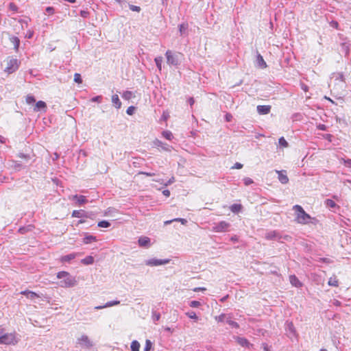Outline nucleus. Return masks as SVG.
I'll return each mask as SVG.
<instances>
[{"label": "nucleus", "mask_w": 351, "mask_h": 351, "mask_svg": "<svg viewBox=\"0 0 351 351\" xmlns=\"http://www.w3.org/2000/svg\"><path fill=\"white\" fill-rule=\"evenodd\" d=\"M237 341L242 347L250 348L251 347L253 346V345L252 343H250L249 342V341L247 339L244 338V337H238L237 338Z\"/></svg>", "instance_id": "obj_14"}, {"label": "nucleus", "mask_w": 351, "mask_h": 351, "mask_svg": "<svg viewBox=\"0 0 351 351\" xmlns=\"http://www.w3.org/2000/svg\"><path fill=\"white\" fill-rule=\"evenodd\" d=\"M5 62H6V66L4 69V71L8 74L13 73L17 71L21 64V61L12 56L8 57Z\"/></svg>", "instance_id": "obj_3"}, {"label": "nucleus", "mask_w": 351, "mask_h": 351, "mask_svg": "<svg viewBox=\"0 0 351 351\" xmlns=\"http://www.w3.org/2000/svg\"><path fill=\"white\" fill-rule=\"evenodd\" d=\"M77 343L82 347L86 348H90L93 346V342L90 340L88 337L86 335H83L81 337L78 338Z\"/></svg>", "instance_id": "obj_8"}, {"label": "nucleus", "mask_w": 351, "mask_h": 351, "mask_svg": "<svg viewBox=\"0 0 351 351\" xmlns=\"http://www.w3.org/2000/svg\"><path fill=\"white\" fill-rule=\"evenodd\" d=\"M243 180V183L245 186H249L253 183V180L250 178H247V177L244 178Z\"/></svg>", "instance_id": "obj_47"}, {"label": "nucleus", "mask_w": 351, "mask_h": 351, "mask_svg": "<svg viewBox=\"0 0 351 351\" xmlns=\"http://www.w3.org/2000/svg\"><path fill=\"white\" fill-rule=\"evenodd\" d=\"M160 318V315L159 313H153V319L154 321H158Z\"/></svg>", "instance_id": "obj_56"}, {"label": "nucleus", "mask_w": 351, "mask_h": 351, "mask_svg": "<svg viewBox=\"0 0 351 351\" xmlns=\"http://www.w3.org/2000/svg\"><path fill=\"white\" fill-rule=\"evenodd\" d=\"M243 206L240 204H234L230 206V210L233 213H239L241 211Z\"/></svg>", "instance_id": "obj_22"}, {"label": "nucleus", "mask_w": 351, "mask_h": 351, "mask_svg": "<svg viewBox=\"0 0 351 351\" xmlns=\"http://www.w3.org/2000/svg\"><path fill=\"white\" fill-rule=\"evenodd\" d=\"M140 346V343L138 341H132L130 346L131 351H139Z\"/></svg>", "instance_id": "obj_29"}, {"label": "nucleus", "mask_w": 351, "mask_h": 351, "mask_svg": "<svg viewBox=\"0 0 351 351\" xmlns=\"http://www.w3.org/2000/svg\"><path fill=\"white\" fill-rule=\"evenodd\" d=\"M138 245L141 247H148L150 243V239L147 237H142L138 239Z\"/></svg>", "instance_id": "obj_15"}, {"label": "nucleus", "mask_w": 351, "mask_h": 351, "mask_svg": "<svg viewBox=\"0 0 351 351\" xmlns=\"http://www.w3.org/2000/svg\"><path fill=\"white\" fill-rule=\"evenodd\" d=\"M57 278L62 279L59 283L61 287H73L77 285L75 278L72 276L69 272L62 271L57 274Z\"/></svg>", "instance_id": "obj_1"}, {"label": "nucleus", "mask_w": 351, "mask_h": 351, "mask_svg": "<svg viewBox=\"0 0 351 351\" xmlns=\"http://www.w3.org/2000/svg\"><path fill=\"white\" fill-rule=\"evenodd\" d=\"M205 290H206V288H204V287H196L193 289V291L195 292L199 291H205Z\"/></svg>", "instance_id": "obj_63"}, {"label": "nucleus", "mask_w": 351, "mask_h": 351, "mask_svg": "<svg viewBox=\"0 0 351 351\" xmlns=\"http://www.w3.org/2000/svg\"><path fill=\"white\" fill-rule=\"evenodd\" d=\"M329 285L333 286V287H337L338 286V282L336 280H332L330 278L328 281Z\"/></svg>", "instance_id": "obj_54"}, {"label": "nucleus", "mask_w": 351, "mask_h": 351, "mask_svg": "<svg viewBox=\"0 0 351 351\" xmlns=\"http://www.w3.org/2000/svg\"><path fill=\"white\" fill-rule=\"evenodd\" d=\"M243 165L241 163L236 162L232 168L239 169H241Z\"/></svg>", "instance_id": "obj_58"}, {"label": "nucleus", "mask_w": 351, "mask_h": 351, "mask_svg": "<svg viewBox=\"0 0 351 351\" xmlns=\"http://www.w3.org/2000/svg\"><path fill=\"white\" fill-rule=\"evenodd\" d=\"M74 81H75V82H76L77 84H81L82 82V79L81 75L80 73H75Z\"/></svg>", "instance_id": "obj_38"}, {"label": "nucleus", "mask_w": 351, "mask_h": 351, "mask_svg": "<svg viewBox=\"0 0 351 351\" xmlns=\"http://www.w3.org/2000/svg\"><path fill=\"white\" fill-rule=\"evenodd\" d=\"M134 110H135V107L134 106H129L128 108V109L126 110V113L128 114V115H132L134 112Z\"/></svg>", "instance_id": "obj_48"}, {"label": "nucleus", "mask_w": 351, "mask_h": 351, "mask_svg": "<svg viewBox=\"0 0 351 351\" xmlns=\"http://www.w3.org/2000/svg\"><path fill=\"white\" fill-rule=\"evenodd\" d=\"M167 62L169 65L177 66L179 64L178 56L171 51L167 50L165 53Z\"/></svg>", "instance_id": "obj_7"}, {"label": "nucleus", "mask_w": 351, "mask_h": 351, "mask_svg": "<svg viewBox=\"0 0 351 351\" xmlns=\"http://www.w3.org/2000/svg\"><path fill=\"white\" fill-rule=\"evenodd\" d=\"M34 228V227L32 225H28L27 226H23V227H21L19 229L18 232L19 233L23 234H25V233H27L28 232H30V231L33 230Z\"/></svg>", "instance_id": "obj_24"}, {"label": "nucleus", "mask_w": 351, "mask_h": 351, "mask_svg": "<svg viewBox=\"0 0 351 351\" xmlns=\"http://www.w3.org/2000/svg\"><path fill=\"white\" fill-rule=\"evenodd\" d=\"M112 103L113 104L114 106L117 109H119L121 107L122 104L117 95H113L112 96Z\"/></svg>", "instance_id": "obj_20"}, {"label": "nucleus", "mask_w": 351, "mask_h": 351, "mask_svg": "<svg viewBox=\"0 0 351 351\" xmlns=\"http://www.w3.org/2000/svg\"><path fill=\"white\" fill-rule=\"evenodd\" d=\"M271 106L269 105H258L256 107L258 113L261 115L269 114L271 111Z\"/></svg>", "instance_id": "obj_12"}, {"label": "nucleus", "mask_w": 351, "mask_h": 351, "mask_svg": "<svg viewBox=\"0 0 351 351\" xmlns=\"http://www.w3.org/2000/svg\"><path fill=\"white\" fill-rule=\"evenodd\" d=\"M45 11L49 14H53L54 12H55L54 8L53 7H51V6L47 7L46 9H45Z\"/></svg>", "instance_id": "obj_51"}, {"label": "nucleus", "mask_w": 351, "mask_h": 351, "mask_svg": "<svg viewBox=\"0 0 351 351\" xmlns=\"http://www.w3.org/2000/svg\"><path fill=\"white\" fill-rule=\"evenodd\" d=\"M69 199L75 200L76 203L80 206L83 205V204H86V202H88L86 197L84 195H74L69 197Z\"/></svg>", "instance_id": "obj_11"}, {"label": "nucleus", "mask_w": 351, "mask_h": 351, "mask_svg": "<svg viewBox=\"0 0 351 351\" xmlns=\"http://www.w3.org/2000/svg\"><path fill=\"white\" fill-rule=\"evenodd\" d=\"M18 343L15 333H5L0 336V344L14 345Z\"/></svg>", "instance_id": "obj_4"}, {"label": "nucleus", "mask_w": 351, "mask_h": 351, "mask_svg": "<svg viewBox=\"0 0 351 351\" xmlns=\"http://www.w3.org/2000/svg\"><path fill=\"white\" fill-rule=\"evenodd\" d=\"M276 233L275 231L269 232L267 234L266 238L268 239H272L273 238H274L276 237Z\"/></svg>", "instance_id": "obj_49"}, {"label": "nucleus", "mask_w": 351, "mask_h": 351, "mask_svg": "<svg viewBox=\"0 0 351 351\" xmlns=\"http://www.w3.org/2000/svg\"><path fill=\"white\" fill-rule=\"evenodd\" d=\"M162 194H163L165 196H166V197H169V195H170V191H169V190H167V189L164 190V191H162Z\"/></svg>", "instance_id": "obj_61"}, {"label": "nucleus", "mask_w": 351, "mask_h": 351, "mask_svg": "<svg viewBox=\"0 0 351 351\" xmlns=\"http://www.w3.org/2000/svg\"><path fill=\"white\" fill-rule=\"evenodd\" d=\"M287 329L289 330L290 333H292L293 335H294L295 334V328H294L293 323L292 322L287 323Z\"/></svg>", "instance_id": "obj_43"}, {"label": "nucleus", "mask_w": 351, "mask_h": 351, "mask_svg": "<svg viewBox=\"0 0 351 351\" xmlns=\"http://www.w3.org/2000/svg\"><path fill=\"white\" fill-rule=\"evenodd\" d=\"M276 172L278 173V178L280 183L285 184L289 182V178L285 170H276Z\"/></svg>", "instance_id": "obj_9"}, {"label": "nucleus", "mask_w": 351, "mask_h": 351, "mask_svg": "<svg viewBox=\"0 0 351 351\" xmlns=\"http://www.w3.org/2000/svg\"><path fill=\"white\" fill-rule=\"evenodd\" d=\"M9 9L15 12H17L19 10L18 6L14 3H10Z\"/></svg>", "instance_id": "obj_45"}, {"label": "nucleus", "mask_w": 351, "mask_h": 351, "mask_svg": "<svg viewBox=\"0 0 351 351\" xmlns=\"http://www.w3.org/2000/svg\"><path fill=\"white\" fill-rule=\"evenodd\" d=\"M98 227L100 228H108L110 226V223L106 220L101 221L97 224Z\"/></svg>", "instance_id": "obj_32"}, {"label": "nucleus", "mask_w": 351, "mask_h": 351, "mask_svg": "<svg viewBox=\"0 0 351 351\" xmlns=\"http://www.w3.org/2000/svg\"><path fill=\"white\" fill-rule=\"evenodd\" d=\"M12 163H13L12 166L14 168V169H16V170H20L21 169L23 168L22 165L18 161L14 160V161H12Z\"/></svg>", "instance_id": "obj_41"}, {"label": "nucleus", "mask_w": 351, "mask_h": 351, "mask_svg": "<svg viewBox=\"0 0 351 351\" xmlns=\"http://www.w3.org/2000/svg\"><path fill=\"white\" fill-rule=\"evenodd\" d=\"M80 16L84 19H86L89 16V12L86 10H81L80 11Z\"/></svg>", "instance_id": "obj_52"}, {"label": "nucleus", "mask_w": 351, "mask_h": 351, "mask_svg": "<svg viewBox=\"0 0 351 351\" xmlns=\"http://www.w3.org/2000/svg\"><path fill=\"white\" fill-rule=\"evenodd\" d=\"M278 144L282 147L286 148V147H289V143H287V141L285 140V138L283 136L280 137L278 139Z\"/></svg>", "instance_id": "obj_31"}, {"label": "nucleus", "mask_w": 351, "mask_h": 351, "mask_svg": "<svg viewBox=\"0 0 351 351\" xmlns=\"http://www.w3.org/2000/svg\"><path fill=\"white\" fill-rule=\"evenodd\" d=\"M230 223L226 221H221L219 223H215L212 227V230L215 232H225L229 230Z\"/></svg>", "instance_id": "obj_5"}, {"label": "nucleus", "mask_w": 351, "mask_h": 351, "mask_svg": "<svg viewBox=\"0 0 351 351\" xmlns=\"http://www.w3.org/2000/svg\"><path fill=\"white\" fill-rule=\"evenodd\" d=\"M34 32H29L26 36L27 38H32L33 36Z\"/></svg>", "instance_id": "obj_64"}, {"label": "nucleus", "mask_w": 351, "mask_h": 351, "mask_svg": "<svg viewBox=\"0 0 351 351\" xmlns=\"http://www.w3.org/2000/svg\"><path fill=\"white\" fill-rule=\"evenodd\" d=\"M257 64L261 68H265L267 66L266 62H265L263 56L261 54L257 55Z\"/></svg>", "instance_id": "obj_27"}, {"label": "nucleus", "mask_w": 351, "mask_h": 351, "mask_svg": "<svg viewBox=\"0 0 351 351\" xmlns=\"http://www.w3.org/2000/svg\"><path fill=\"white\" fill-rule=\"evenodd\" d=\"M186 315L189 318L193 319L195 321L198 320V317L197 316L196 313L193 311L186 313Z\"/></svg>", "instance_id": "obj_39"}, {"label": "nucleus", "mask_w": 351, "mask_h": 351, "mask_svg": "<svg viewBox=\"0 0 351 351\" xmlns=\"http://www.w3.org/2000/svg\"><path fill=\"white\" fill-rule=\"evenodd\" d=\"M289 281L290 283L295 287H302V282L298 280V278L295 275H291L289 276Z\"/></svg>", "instance_id": "obj_16"}, {"label": "nucleus", "mask_w": 351, "mask_h": 351, "mask_svg": "<svg viewBox=\"0 0 351 351\" xmlns=\"http://www.w3.org/2000/svg\"><path fill=\"white\" fill-rule=\"evenodd\" d=\"M324 204L329 208H339V206H338L332 199H326L324 201Z\"/></svg>", "instance_id": "obj_19"}, {"label": "nucleus", "mask_w": 351, "mask_h": 351, "mask_svg": "<svg viewBox=\"0 0 351 351\" xmlns=\"http://www.w3.org/2000/svg\"><path fill=\"white\" fill-rule=\"evenodd\" d=\"M76 257V254L74 253H71L61 257L60 261L62 263L70 262L71 260L74 259Z\"/></svg>", "instance_id": "obj_23"}, {"label": "nucleus", "mask_w": 351, "mask_h": 351, "mask_svg": "<svg viewBox=\"0 0 351 351\" xmlns=\"http://www.w3.org/2000/svg\"><path fill=\"white\" fill-rule=\"evenodd\" d=\"M35 101H36V99H35V97L33 95H29L27 96V97H26V102L28 104H33Z\"/></svg>", "instance_id": "obj_40"}, {"label": "nucleus", "mask_w": 351, "mask_h": 351, "mask_svg": "<svg viewBox=\"0 0 351 351\" xmlns=\"http://www.w3.org/2000/svg\"><path fill=\"white\" fill-rule=\"evenodd\" d=\"M162 134V136L167 140H171V138H173V134L169 130L163 131Z\"/></svg>", "instance_id": "obj_35"}, {"label": "nucleus", "mask_w": 351, "mask_h": 351, "mask_svg": "<svg viewBox=\"0 0 351 351\" xmlns=\"http://www.w3.org/2000/svg\"><path fill=\"white\" fill-rule=\"evenodd\" d=\"M293 210L295 213V221L298 223L306 224L311 219V217L307 214L303 208L300 205H295L293 206Z\"/></svg>", "instance_id": "obj_2"}, {"label": "nucleus", "mask_w": 351, "mask_h": 351, "mask_svg": "<svg viewBox=\"0 0 351 351\" xmlns=\"http://www.w3.org/2000/svg\"><path fill=\"white\" fill-rule=\"evenodd\" d=\"M81 263L86 265H92L94 263V258L92 256H87L81 260Z\"/></svg>", "instance_id": "obj_26"}, {"label": "nucleus", "mask_w": 351, "mask_h": 351, "mask_svg": "<svg viewBox=\"0 0 351 351\" xmlns=\"http://www.w3.org/2000/svg\"><path fill=\"white\" fill-rule=\"evenodd\" d=\"M38 295L37 293H36L35 292H33V291H29V292H27V298H29V299H34L35 298H38Z\"/></svg>", "instance_id": "obj_44"}, {"label": "nucleus", "mask_w": 351, "mask_h": 351, "mask_svg": "<svg viewBox=\"0 0 351 351\" xmlns=\"http://www.w3.org/2000/svg\"><path fill=\"white\" fill-rule=\"evenodd\" d=\"M120 304V301L119 300H113V301H109L106 303V308L111 307L115 305H118Z\"/></svg>", "instance_id": "obj_37"}, {"label": "nucleus", "mask_w": 351, "mask_h": 351, "mask_svg": "<svg viewBox=\"0 0 351 351\" xmlns=\"http://www.w3.org/2000/svg\"><path fill=\"white\" fill-rule=\"evenodd\" d=\"M129 8L133 11V12H139L141 11V8L139 6H137V5H131L130 4L129 5Z\"/></svg>", "instance_id": "obj_46"}, {"label": "nucleus", "mask_w": 351, "mask_h": 351, "mask_svg": "<svg viewBox=\"0 0 351 351\" xmlns=\"http://www.w3.org/2000/svg\"><path fill=\"white\" fill-rule=\"evenodd\" d=\"M102 96L97 95L91 99V101L93 102H99L100 103L101 101Z\"/></svg>", "instance_id": "obj_50"}, {"label": "nucleus", "mask_w": 351, "mask_h": 351, "mask_svg": "<svg viewBox=\"0 0 351 351\" xmlns=\"http://www.w3.org/2000/svg\"><path fill=\"white\" fill-rule=\"evenodd\" d=\"M201 305V303L199 301L193 300L189 303V306L192 308H197Z\"/></svg>", "instance_id": "obj_42"}, {"label": "nucleus", "mask_w": 351, "mask_h": 351, "mask_svg": "<svg viewBox=\"0 0 351 351\" xmlns=\"http://www.w3.org/2000/svg\"><path fill=\"white\" fill-rule=\"evenodd\" d=\"M17 156L19 157V158H23V159H25V160H28L30 158L29 156L27 155V154H25L23 153H19L17 154Z\"/></svg>", "instance_id": "obj_53"}, {"label": "nucleus", "mask_w": 351, "mask_h": 351, "mask_svg": "<svg viewBox=\"0 0 351 351\" xmlns=\"http://www.w3.org/2000/svg\"><path fill=\"white\" fill-rule=\"evenodd\" d=\"M138 173H139V174L145 175L146 176H155V175H156V173H152V172H145V171H140Z\"/></svg>", "instance_id": "obj_55"}, {"label": "nucleus", "mask_w": 351, "mask_h": 351, "mask_svg": "<svg viewBox=\"0 0 351 351\" xmlns=\"http://www.w3.org/2000/svg\"><path fill=\"white\" fill-rule=\"evenodd\" d=\"M317 128H318L319 130H322V131H326V126L324 124H319V125L317 126Z\"/></svg>", "instance_id": "obj_59"}, {"label": "nucleus", "mask_w": 351, "mask_h": 351, "mask_svg": "<svg viewBox=\"0 0 351 351\" xmlns=\"http://www.w3.org/2000/svg\"><path fill=\"white\" fill-rule=\"evenodd\" d=\"M174 181H175V179H174V178H173V177H172L171 178H170V179L167 181V182H166V183L165 184V186H168V185H169V184H171L173 183V182H174Z\"/></svg>", "instance_id": "obj_60"}, {"label": "nucleus", "mask_w": 351, "mask_h": 351, "mask_svg": "<svg viewBox=\"0 0 351 351\" xmlns=\"http://www.w3.org/2000/svg\"><path fill=\"white\" fill-rule=\"evenodd\" d=\"M71 215L73 217H77V218H84V217L88 218V217H90V215H92V213L86 212L84 210H73Z\"/></svg>", "instance_id": "obj_10"}, {"label": "nucleus", "mask_w": 351, "mask_h": 351, "mask_svg": "<svg viewBox=\"0 0 351 351\" xmlns=\"http://www.w3.org/2000/svg\"><path fill=\"white\" fill-rule=\"evenodd\" d=\"M226 322L232 328H238L239 327V325L237 322L232 320L230 315L227 316Z\"/></svg>", "instance_id": "obj_25"}, {"label": "nucleus", "mask_w": 351, "mask_h": 351, "mask_svg": "<svg viewBox=\"0 0 351 351\" xmlns=\"http://www.w3.org/2000/svg\"><path fill=\"white\" fill-rule=\"evenodd\" d=\"M232 118V116L230 114L228 113L226 114V119L227 121H230Z\"/></svg>", "instance_id": "obj_62"}, {"label": "nucleus", "mask_w": 351, "mask_h": 351, "mask_svg": "<svg viewBox=\"0 0 351 351\" xmlns=\"http://www.w3.org/2000/svg\"><path fill=\"white\" fill-rule=\"evenodd\" d=\"M227 316L228 315H226V314L222 313V314L219 315V316H216L215 320L217 321L218 322H224V321H226Z\"/></svg>", "instance_id": "obj_36"}, {"label": "nucleus", "mask_w": 351, "mask_h": 351, "mask_svg": "<svg viewBox=\"0 0 351 351\" xmlns=\"http://www.w3.org/2000/svg\"><path fill=\"white\" fill-rule=\"evenodd\" d=\"M344 164L349 168H351V159L348 158L344 160Z\"/></svg>", "instance_id": "obj_57"}, {"label": "nucleus", "mask_w": 351, "mask_h": 351, "mask_svg": "<svg viewBox=\"0 0 351 351\" xmlns=\"http://www.w3.org/2000/svg\"><path fill=\"white\" fill-rule=\"evenodd\" d=\"M97 241V239L96 237L88 234H86L84 238L83 239V242L85 244H89Z\"/></svg>", "instance_id": "obj_21"}, {"label": "nucleus", "mask_w": 351, "mask_h": 351, "mask_svg": "<svg viewBox=\"0 0 351 351\" xmlns=\"http://www.w3.org/2000/svg\"><path fill=\"white\" fill-rule=\"evenodd\" d=\"M340 45L341 48V51L343 52L346 56L348 55L351 49V43H350V41L346 39L342 43H341Z\"/></svg>", "instance_id": "obj_13"}, {"label": "nucleus", "mask_w": 351, "mask_h": 351, "mask_svg": "<svg viewBox=\"0 0 351 351\" xmlns=\"http://www.w3.org/2000/svg\"><path fill=\"white\" fill-rule=\"evenodd\" d=\"M170 262V259L166 258V259H158L156 258H150L148 260H146L145 263L147 266L150 267H156L162 265H166L168 264Z\"/></svg>", "instance_id": "obj_6"}, {"label": "nucleus", "mask_w": 351, "mask_h": 351, "mask_svg": "<svg viewBox=\"0 0 351 351\" xmlns=\"http://www.w3.org/2000/svg\"><path fill=\"white\" fill-rule=\"evenodd\" d=\"M152 348V343L149 339L145 341V346L143 351H150Z\"/></svg>", "instance_id": "obj_33"}, {"label": "nucleus", "mask_w": 351, "mask_h": 351, "mask_svg": "<svg viewBox=\"0 0 351 351\" xmlns=\"http://www.w3.org/2000/svg\"><path fill=\"white\" fill-rule=\"evenodd\" d=\"M154 61L156 62V65L159 71L162 69V57L158 56L155 58Z\"/></svg>", "instance_id": "obj_30"}, {"label": "nucleus", "mask_w": 351, "mask_h": 351, "mask_svg": "<svg viewBox=\"0 0 351 351\" xmlns=\"http://www.w3.org/2000/svg\"><path fill=\"white\" fill-rule=\"evenodd\" d=\"M10 42L14 45V49L18 50L20 45V40L16 36H12L10 38Z\"/></svg>", "instance_id": "obj_28"}, {"label": "nucleus", "mask_w": 351, "mask_h": 351, "mask_svg": "<svg viewBox=\"0 0 351 351\" xmlns=\"http://www.w3.org/2000/svg\"><path fill=\"white\" fill-rule=\"evenodd\" d=\"M179 32L181 36L186 35L187 30L189 28V24L187 23H182L178 26Z\"/></svg>", "instance_id": "obj_18"}, {"label": "nucleus", "mask_w": 351, "mask_h": 351, "mask_svg": "<svg viewBox=\"0 0 351 351\" xmlns=\"http://www.w3.org/2000/svg\"><path fill=\"white\" fill-rule=\"evenodd\" d=\"M47 108V104L43 101H38L36 102L35 108H34V111H39L41 110H43L44 111L46 110Z\"/></svg>", "instance_id": "obj_17"}, {"label": "nucleus", "mask_w": 351, "mask_h": 351, "mask_svg": "<svg viewBox=\"0 0 351 351\" xmlns=\"http://www.w3.org/2000/svg\"><path fill=\"white\" fill-rule=\"evenodd\" d=\"M132 95L133 93L132 91L126 90L123 92L122 97L126 100H129L130 99H131Z\"/></svg>", "instance_id": "obj_34"}]
</instances>
